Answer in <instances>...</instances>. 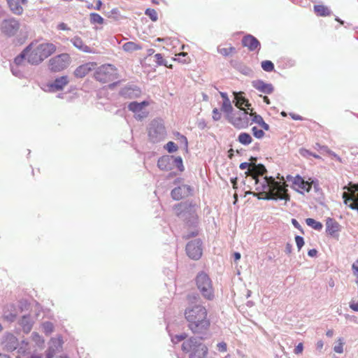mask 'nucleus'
<instances>
[{"label":"nucleus","mask_w":358,"mask_h":358,"mask_svg":"<svg viewBox=\"0 0 358 358\" xmlns=\"http://www.w3.org/2000/svg\"><path fill=\"white\" fill-rule=\"evenodd\" d=\"M204 339L203 335L192 336L184 341L182 345V350L189 353V358H206L208 354V348L201 341Z\"/></svg>","instance_id":"7ed1b4c3"},{"label":"nucleus","mask_w":358,"mask_h":358,"mask_svg":"<svg viewBox=\"0 0 358 358\" xmlns=\"http://www.w3.org/2000/svg\"><path fill=\"white\" fill-rule=\"evenodd\" d=\"M69 55L66 53L58 55L49 60V69L51 71L59 72L66 69L69 63Z\"/></svg>","instance_id":"1a4fd4ad"},{"label":"nucleus","mask_w":358,"mask_h":358,"mask_svg":"<svg viewBox=\"0 0 358 358\" xmlns=\"http://www.w3.org/2000/svg\"><path fill=\"white\" fill-rule=\"evenodd\" d=\"M23 69L24 68H21L13 63L10 64V71L13 75L16 77L22 78L24 76L22 71Z\"/></svg>","instance_id":"4c0bfd02"},{"label":"nucleus","mask_w":358,"mask_h":358,"mask_svg":"<svg viewBox=\"0 0 358 358\" xmlns=\"http://www.w3.org/2000/svg\"><path fill=\"white\" fill-rule=\"evenodd\" d=\"M217 348L218 351H220L221 352H224L227 350V345L225 342H223V341L218 343L217 345Z\"/></svg>","instance_id":"052dcab7"},{"label":"nucleus","mask_w":358,"mask_h":358,"mask_svg":"<svg viewBox=\"0 0 358 358\" xmlns=\"http://www.w3.org/2000/svg\"><path fill=\"white\" fill-rule=\"evenodd\" d=\"M90 22L92 24H101L103 22V18L98 13H92L90 14Z\"/></svg>","instance_id":"ea45409f"},{"label":"nucleus","mask_w":358,"mask_h":358,"mask_svg":"<svg viewBox=\"0 0 358 358\" xmlns=\"http://www.w3.org/2000/svg\"><path fill=\"white\" fill-rule=\"evenodd\" d=\"M196 284L202 296L207 300L214 298V289L212 280L204 272H200L196 277Z\"/></svg>","instance_id":"39448f33"},{"label":"nucleus","mask_w":358,"mask_h":358,"mask_svg":"<svg viewBox=\"0 0 358 358\" xmlns=\"http://www.w3.org/2000/svg\"><path fill=\"white\" fill-rule=\"evenodd\" d=\"M148 105V102L146 101H143L142 102H137V101H132L129 103L128 105V109L133 113H138L141 112V110L143 109L145 106H147Z\"/></svg>","instance_id":"c85d7f7f"},{"label":"nucleus","mask_w":358,"mask_h":358,"mask_svg":"<svg viewBox=\"0 0 358 358\" xmlns=\"http://www.w3.org/2000/svg\"><path fill=\"white\" fill-rule=\"evenodd\" d=\"M139 92L140 90L137 87L129 85L123 87L120 90V94L124 98L132 99Z\"/></svg>","instance_id":"a878e982"},{"label":"nucleus","mask_w":358,"mask_h":358,"mask_svg":"<svg viewBox=\"0 0 358 358\" xmlns=\"http://www.w3.org/2000/svg\"><path fill=\"white\" fill-rule=\"evenodd\" d=\"M252 86L259 92L270 94L273 90V86L271 83H266L262 80H255L252 82Z\"/></svg>","instance_id":"f3484780"},{"label":"nucleus","mask_w":358,"mask_h":358,"mask_svg":"<svg viewBox=\"0 0 358 358\" xmlns=\"http://www.w3.org/2000/svg\"><path fill=\"white\" fill-rule=\"evenodd\" d=\"M178 139L180 141V142L183 144L184 147L185 148H187L188 146V141L187 138L184 136L180 134V133H177Z\"/></svg>","instance_id":"4d7b16f0"},{"label":"nucleus","mask_w":358,"mask_h":358,"mask_svg":"<svg viewBox=\"0 0 358 358\" xmlns=\"http://www.w3.org/2000/svg\"><path fill=\"white\" fill-rule=\"evenodd\" d=\"M171 157L169 155H165L159 157L157 161V166L162 171H170L172 169L171 163Z\"/></svg>","instance_id":"bb28decb"},{"label":"nucleus","mask_w":358,"mask_h":358,"mask_svg":"<svg viewBox=\"0 0 358 358\" xmlns=\"http://www.w3.org/2000/svg\"><path fill=\"white\" fill-rule=\"evenodd\" d=\"M43 331L45 334H50L54 329V325L51 322H45L42 324Z\"/></svg>","instance_id":"37998d69"},{"label":"nucleus","mask_w":358,"mask_h":358,"mask_svg":"<svg viewBox=\"0 0 358 358\" xmlns=\"http://www.w3.org/2000/svg\"><path fill=\"white\" fill-rule=\"evenodd\" d=\"M94 78L102 83L113 81L118 78L117 69L112 64L102 65L96 70Z\"/></svg>","instance_id":"423d86ee"},{"label":"nucleus","mask_w":358,"mask_h":358,"mask_svg":"<svg viewBox=\"0 0 358 358\" xmlns=\"http://www.w3.org/2000/svg\"><path fill=\"white\" fill-rule=\"evenodd\" d=\"M315 148L320 149L324 152H328L329 155L334 156L337 160H341V158L334 152L329 150L328 147L326 145H320L319 143L315 144Z\"/></svg>","instance_id":"c03bdc74"},{"label":"nucleus","mask_w":358,"mask_h":358,"mask_svg":"<svg viewBox=\"0 0 358 358\" xmlns=\"http://www.w3.org/2000/svg\"><path fill=\"white\" fill-rule=\"evenodd\" d=\"M249 113L248 111L244 110L240 114V117L243 120V124H238L241 127H248L250 123V117H249Z\"/></svg>","instance_id":"49530a36"},{"label":"nucleus","mask_w":358,"mask_h":358,"mask_svg":"<svg viewBox=\"0 0 358 358\" xmlns=\"http://www.w3.org/2000/svg\"><path fill=\"white\" fill-rule=\"evenodd\" d=\"M292 185L294 188L300 194H303L304 192H309L312 189V184L305 181L299 175L294 178Z\"/></svg>","instance_id":"9b49d317"},{"label":"nucleus","mask_w":358,"mask_h":358,"mask_svg":"<svg viewBox=\"0 0 358 358\" xmlns=\"http://www.w3.org/2000/svg\"><path fill=\"white\" fill-rule=\"evenodd\" d=\"M17 350V353L20 354L18 356H24L27 354L30 353V349L29 347V343L22 341L20 346H17V348L16 349Z\"/></svg>","instance_id":"f704fd0d"},{"label":"nucleus","mask_w":358,"mask_h":358,"mask_svg":"<svg viewBox=\"0 0 358 358\" xmlns=\"http://www.w3.org/2000/svg\"><path fill=\"white\" fill-rule=\"evenodd\" d=\"M171 166H172V168L173 166H176L178 168V169L180 171H182L184 170V166H183V164H182V159L181 158V157H174V156H171Z\"/></svg>","instance_id":"c9c22d12"},{"label":"nucleus","mask_w":358,"mask_h":358,"mask_svg":"<svg viewBox=\"0 0 358 358\" xmlns=\"http://www.w3.org/2000/svg\"><path fill=\"white\" fill-rule=\"evenodd\" d=\"M3 317L8 322H13L16 318V315L14 313H6V312L3 314Z\"/></svg>","instance_id":"0e129e2a"},{"label":"nucleus","mask_w":358,"mask_h":358,"mask_svg":"<svg viewBox=\"0 0 358 358\" xmlns=\"http://www.w3.org/2000/svg\"><path fill=\"white\" fill-rule=\"evenodd\" d=\"M235 51V48L234 47H230L229 48H221L218 50V52L222 55L223 56H228L231 52Z\"/></svg>","instance_id":"864d4df0"},{"label":"nucleus","mask_w":358,"mask_h":358,"mask_svg":"<svg viewBox=\"0 0 358 358\" xmlns=\"http://www.w3.org/2000/svg\"><path fill=\"white\" fill-rule=\"evenodd\" d=\"M238 70L241 73L246 76L250 75L252 72V70L249 67L244 65H241Z\"/></svg>","instance_id":"13d9d810"},{"label":"nucleus","mask_w":358,"mask_h":358,"mask_svg":"<svg viewBox=\"0 0 358 358\" xmlns=\"http://www.w3.org/2000/svg\"><path fill=\"white\" fill-rule=\"evenodd\" d=\"M166 132L162 122L158 120H153L148 127V136L152 143H158L166 136Z\"/></svg>","instance_id":"0eeeda50"},{"label":"nucleus","mask_w":358,"mask_h":358,"mask_svg":"<svg viewBox=\"0 0 358 358\" xmlns=\"http://www.w3.org/2000/svg\"><path fill=\"white\" fill-rule=\"evenodd\" d=\"M252 131L254 136L258 139L262 138L265 134L263 130L258 129L257 127H253Z\"/></svg>","instance_id":"09e8293b"},{"label":"nucleus","mask_w":358,"mask_h":358,"mask_svg":"<svg viewBox=\"0 0 358 358\" xmlns=\"http://www.w3.org/2000/svg\"><path fill=\"white\" fill-rule=\"evenodd\" d=\"M20 28V23L15 17H8L1 21L0 30L7 37H13L17 34Z\"/></svg>","instance_id":"6e6552de"},{"label":"nucleus","mask_w":358,"mask_h":358,"mask_svg":"<svg viewBox=\"0 0 358 358\" xmlns=\"http://www.w3.org/2000/svg\"><path fill=\"white\" fill-rule=\"evenodd\" d=\"M220 118H221V113H220V110L217 108H215L213 110V120L218 121V120H220Z\"/></svg>","instance_id":"e2e57ef3"},{"label":"nucleus","mask_w":358,"mask_h":358,"mask_svg":"<svg viewBox=\"0 0 358 358\" xmlns=\"http://www.w3.org/2000/svg\"><path fill=\"white\" fill-rule=\"evenodd\" d=\"M303 350V345L302 343H299L294 348V352L296 355L301 354Z\"/></svg>","instance_id":"69168bd1"},{"label":"nucleus","mask_w":358,"mask_h":358,"mask_svg":"<svg viewBox=\"0 0 358 358\" xmlns=\"http://www.w3.org/2000/svg\"><path fill=\"white\" fill-rule=\"evenodd\" d=\"M338 342V343L334 347V351L336 353L341 354L343 352V339L339 338Z\"/></svg>","instance_id":"de8ad7c7"},{"label":"nucleus","mask_w":358,"mask_h":358,"mask_svg":"<svg viewBox=\"0 0 358 358\" xmlns=\"http://www.w3.org/2000/svg\"><path fill=\"white\" fill-rule=\"evenodd\" d=\"M165 148L169 153H173L178 150V146L173 141H169L166 143Z\"/></svg>","instance_id":"3c124183"},{"label":"nucleus","mask_w":358,"mask_h":358,"mask_svg":"<svg viewBox=\"0 0 358 358\" xmlns=\"http://www.w3.org/2000/svg\"><path fill=\"white\" fill-rule=\"evenodd\" d=\"M155 62L157 66H168L167 62L163 58V56L160 53H157L155 55Z\"/></svg>","instance_id":"a18cd8bd"},{"label":"nucleus","mask_w":358,"mask_h":358,"mask_svg":"<svg viewBox=\"0 0 358 358\" xmlns=\"http://www.w3.org/2000/svg\"><path fill=\"white\" fill-rule=\"evenodd\" d=\"M187 54L185 52H181L180 54L176 55V57L174 59L176 61H178L180 63H187Z\"/></svg>","instance_id":"603ef678"},{"label":"nucleus","mask_w":358,"mask_h":358,"mask_svg":"<svg viewBox=\"0 0 358 358\" xmlns=\"http://www.w3.org/2000/svg\"><path fill=\"white\" fill-rule=\"evenodd\" d=\"M232 124L233 125L236 127V128H238V129H242V128H246L247 127H241L239 126L238 124H243V120L241 119V117L239 116L238 117H236L232 121Z\"/></svg>","instance_id":"6e6d98bb"},{"label":"nucleus","mask_w":358,"mask_h":358,"mask_svg":"<svg viewBox=\"0 0 358 358\" xmlns=\"http://www.w3.org/2000/svg\"><path fill=\"white\" fill-rule=\"evenodd\" d=\"M19 324L21 326L23 331L26 334H28L32 328L33 322L29 315H24L19 321Z\"/></svg>","instance_id":"cd10ccee"},{"label":"nucleus","mask_w":358,"mask_h":358,"mask_svg":"<svg viewBox=\"0 0 358 358\" xmlns=\"http://www.w3.org/2000/svg\"><path fill=\"white\" fill-rule=\"evenodd\" d=\"M185 317L189 329L194 334L206 335L208 332L210 322L208 318L206 308L200 303H190L186 308Z\"/></svg>","instance_id":"f257e3e1"},{"label":"nucleus","mask_w":358,"mask_h":358,"mask_svg":"<svg viewBox=\"0 0 358 358\" xmlns=\"http://www.w3.org/2000/svg\"><path fill=\"white\" fill-rule=\"evenodd\" d=\"M256 190L264 192V196L262 199L264 200H289L286 187L272 176L264 177L260 184L257 186Z\"/></svg>","instance_id":"f03ea898"},{"label":"nucleus","mask_w":358,"mask_h":358,"mask_svg":"<svg viewBox=\"0 0 358 358\" xmlns=\"http://www.w3.org/2000/svg\"><path fill=\"white\" fill-rule=\"evenodd\" d=\"M69 82V80L67 76L57 78L52 83L48 85L49 90L51 92L62 90Z\"/></svg>","instance_id":"aec40b11"},{"label":"nucleus","mask_w":358,"mask_h":358,"mask_svg":"<svg viewBox=\"0 0 358 358\" xmlns=\"http://www.w3.org/2000/svg\"><path fill=\"white\" fill-rule=\"evenodd\" d=\"M222 110L227 114L231 113L233 111V107L230 100H225L222 103Z\"/></svg>","instance_id":"79ce46f5"},{"label":"nucleus","mask_w":358,"mask_h":358,"mask_svg":"<svg viewBox=\"0 0 358 358\" xmlns=\"http://www.w3.org/2000/svg\"><path fill=\"white\" fill-rule=\"evenodd\" d=\"M314 11L318 16L325 17L331 14V10L324 5H315Z\"/></svg>","instance_id":"7c9ffc66"},{"label":"nucleus","mask_w":358,"mask_h":358,"mask_svg":"<svg viewBox=\"0 0 358 358\" xmlns=\"http://www.w3.org/2000/svg\"><path fill=\"white\" fill-rule=\"evenodd\" d=\"M37 47L44 60L56 51V46L52 43H41Z\"/></svg>","instance_id":"412c9836"},{"label":"nucleus","mask_w":358,"mask_h":358,"mask_svg":"<svg viewBox=\"0 0 358 358\" xmlns=\"http://www.w3.org/2000/svg\"><path fill=\"white\" fill-rule=\"evenodd\" d=\"M261 66L262 69L266 72H271L274 70V64L270 60H264L262 62Z\"/></svg>","instance_id":"58836bf2"},{"label":"nucleus","mask_w":358,"mask_h":358,"mask_svg":"<svg viewBox=\"0 0 358 358\" xmlns=\"http://www.w3.org/2000/svg\"><path fill=\"white\" fill-rule=\"evenodd\" d=\"M95 65L94 63L89 62L78 66L74 71L75 77L77 78H84L94 69Z\"/></svg>","instance_id":"a211bd4d"},{"label":"nucleus","mask_w":358,"mask_h":358,"mask_svg":"<svg viewBox=\"0 0 358 358\" xmlns=\"http://www.w3.org/2000/svg\"><path fill=\"white\" fill-rule=\"evenodd\" d=\"M176 215L186 221L189 226L195 227L198 224L196 206L192 202L180 203L175 206Z\"/></svg>","instance_id":"20e7f679"},{"label":"nucleus","mask_w":358,"mask_h":358,"mask_svg":"<svg viewBox=\"0 0 358 358\" xmlns=\"http://www.w3.org/2000/svg\"><path fill=\"white\" fill-rule=\"evenodd\" d=\"M3 344L4 348L8 351L15 350L19 345L17 338L10 333H7L4 335Z\"/></svg>","instance_id":"dca6fc26"},{"label":"nucleus","mask_w":358,"mask_h":358,"mask_svg":"<svg viewBox=\"0 0 358 358\" xmlns=\"http://www.w3.org/2000/svg\"><path fill=\"white\" fill-rule=\"evenodd\" d=\"M266 171V167L263 164H259L248 169L245 172V174L250 176L252 179L255 180L257 186H258L262 182L258 177L264 176Z\"/></svg>","instance_id":"f8f14e48"},{"label":"nucleus","mask_w":358,"mask_h":358,"mask_svg":"<svg viewBox=\"0 0 358 358\" xmlns=\"http://www.w3.org/2000/svg\"><path fill=\"white\" fill-rule=\"evenodd\" d=\"M192 191V189L189 185H182L172 189L171 195L174 200L178 201L191 194Z\"/></svg>","instance_id":"ddd939ff"},{"label":"nucleus","mask_w":358,"mask_h":358,"mask_svg":"<svg viewBox=\"0 0 358 358\" xmlns=\"http://www.w3.org/2000/svg\"><path fill=\"white\" fill-rule=\"evenodd\" d=\"M145 14L148 16L150 20L153 22H156L158 20V15L156 10L153 8H147L145 10Z\"/></svg>","instance_id":"a19ab883"},{"label":"nucleus","mask_w":358,"mask_h":358,"mask_svg":"<svg viewBox=\"0 0 358 358\" xmlns=\"http://www.w3.org/2000/svg\"><path fill=\"white\" fill-rule=\"evenodd\" d=\"M142 47L141 45L136 43L133 41H129L123 44L122 49L125 52H134L141 50Z\"/></svg>","instance_id":"473e14b6"},{"label":"nucleus","mask_w":358,"mask_h":358,"mask_svg":"<svg viewBox=\"0 0 358 358\" xmlns=\"http://www.w3.org/2000/svg\"><path fill=\"white\" fill-rule=\"evenodd\" d=\"M306 223L308 226L317 231L321 230L323 227V225L320 222H318L313 218H307L306 220Z\"/></svg>","instance_id":"e433bc0d"},{"label":"nucleus","mask_w":358,"mask_h":358,"mask_svg":"<svg viewBox=\"0 0 358 358\" xmlns=\"http://www.w3.org/2000/svg\"><path fill=\"white\" fill-rule=\"evenodd\" d=\"M71 43L73 45L75 48H76L80 51H82L83 52L86 53H94L95 51L93 48H91L88 45H85L82 40V38L79 36H74L73 38H71L70 40Z\"/></svg>","instance_id":"5701e85b"},{"label":"nucleus","mask_w":358,"mask_h":358,"mask_svg":"<svg viewBox=\"0 0 358 358\" xmlns=\"http://www.w3.org/2000/svg\"><path fill=\"white\" fill-rule=\"evenodd\" d=\"M43 61H44L42 57L40 51L36 46L34 48L32 47L27 52V62L31 65H38Z\"/></svg>","instance_id":"2eb2a0df"},{"label":"nucleus","mask_w":358,"mask_h":358,"mask_svg":"<svg viewBox=\"0 0 358 358\" xmlns=\"http://www.w3.org/2000/svg\"><path fill=\"white\" fill-rule=\"evenodd\" d=\"M31 337L33 338V340L37 343V344H40V343H43L44 341H43V339L41 337V336L36 333V332H33L32 334H31Z\"/></svg>","instance_id":"bf43d9fd"},{"label":"nucleus","mask_w":358,"mask_h":358,"mask_svg":"<svg viewBox=\"0 0 358 358\" xmlns=\"http://www.w3.org/2000/svg\"><path fill=\"white\" fill-rule=\"evenodd\" d=\"M295 242H296L298 250L299 251L304 245V239L301 236H295Z\"/></svg>","instance_id":"5fc2aeb1"},{"label":"nucleus","mask_w":358,"mask_h":358,"mask_svg":"<svg viewBox=\"0 0 358 358\" xmlns=\"http://www.w3.org/2000/svg\"><path fill=\"white\" fill-rule=\"evenodd\" d=\"M251 115L253 116L252 117V122L258 124L260 127H262L264 130L268 131L269 130V125L266 123L262 118V117L260 115L254 113Z\"/></svg>","instance_id":"72a5a7b5"},{"label":"nucleus","mask_w":358,"mask_h":358,"mask_svg":"<svg viewBox=\"0 0 358 358\" xmlns=\"http://www.w3.org/2000/svg\"><path fill=\"white\" fill-rule=\"evenodd\" d=\"M340 230V224L332 218H328L326 221V232L328 235L336 237Z\"/></svg>","instance_id":"b1692460"},{"label":"nucleus","mask_w":358,"mask_h":358,"mask_svg":"<svg viewBox=\"0 0 358 358\" xmlns=\"http://www.w3.org/2000/svg\"><path fill=\"white\" fill-rule=\"evenodd\" d=\"M31 48V44L28 45L18 55L13 61V64H17L21 68H24L27 62V52Z\"/></svg>","instance_id":"393cba45"},{"label":"nucleus","mask_w":358,"mask_h":358,"mask_svg":"<svg viewBox=\"0 0 358 358\" xmlns=\"http://www.w3.org/2000/svg\"><path fill=\"white\" fill-rule=\"evenodd\" d=\"M148 113L144 111L143 109L141 112L135 114V118L138 120H142L143 119L148 116Z\"/></svg>","instance_id":"680f3d73"},{"label":"nucleus","mask_w":358,"mask_h":358,"mask_svg":"<svg viewBox=\"0 0 358 358\" xmlns=\"http://www.w3.org/2000/svg\"><path fill=\"white\" fill-rule=\"evenodd\" d=\"M6 1L10 11L17 15L23 13L22 4L27 3V0H6Z\"/></svg>","instance_id":"4be33fe9"},{"label":"nucleus","mask_w":358,"mask_h":358,"mask_svg":"<svg viewBox=\"0 0 358 358\" xmlns=\"http://www.w3.org/2000/svg\"><path fill=\"white\" fill-rule=\"evenodd\" d=\"M242 45L247 47L251 51H255L260 49L261 44L258 39L251 34H247L242 38Z\"/></svg>","instance_id":"4468645a"},{"label":"nucleus","mask_w":358,"mask_h":358,"mask_svg":"<svg viewBox=\"0 0 358 358\" xmlns=\"http://www.w3.org/2000/svg\"><path fill=\"white\" fill-rule=\"evenodd\" d=\"M62 345L63 341L62 337L58 336L57 338H52L50 339L48 348L57 352L62 349Z\"/></svg>","instance_id":"c756f323"},{"label":"nucleus","mask_w":358,"mask_h":358,"mask_svg":"<svg viewBox=\"0 0 358 358\" xmlns=\"http://www.w3.org/2000/svg\"><path fill=\"white\" fill-rule=\"evenodd\" d=\"M56 352L53 350L50 349L49 348L45 351V357L46 358H53Z\"/></svg>","instance_id":"774afa93"},{"label":"nucleus","mask_w":358,"mask_h":358,"mask_svg":"<svg viewBox=\"0 0 358 358\" xmlns=\"http://www.w3.org/2000/svg\"><path fill=\"white\" fill-rule=\"evenodd\" d=\"M243 92H234V99L233 102L235 106L241 110H243V107L245 106L252 112L253 109L250 108L251 104L249 103L248 100L243 96Z\"/></svg>","instance_id":"6ab92c4d"},{"label":"nucleus","mask_w":358,"mask_h":358,"mask_svg":"<svg viewBox=\"0 0 358 358\" xmlns=\"http://www.w3.org/2000/svg\"><path fill=\"white\" fill-rule=\"evenodd\" d=\"M310 183L312 184V186L313 185V188H314V190L315 192H317V193L321 192L322 189L320 187L317 180H315V181L313 180Z\"/></svg>","instance_id":"338daca9"},{"label":"nucleus","mask_w":358,"mask_h":358,"mask_svg":"<svg viewBox=\"0 0 358 358\" xmlns=\"http://www.w3.org/2000/svg\"><path fill=\"white\" fill-rule=\"evenodd\" d=\"M187 337V334L185 333H182V334H178V335H176L173 337H172L171 341L173 343H178L179 342L185 340Z\"/></svg>","instance_id":"8fccbe9b"},{"label":"nucleus","mask_w":358,"mask_h":358,"mask_svg":"<svg viewBox=\"0 0 358 358\" xmlns=\"http://www.w3.org/2000/svg\"><path fill=\"white\" fill-rule=\"evenodd\" d=\"M202 241L199 238L189 241L186 245V252L188 257L197 260L202 255Z\"/></svg>","instance_id":"9d476101"},{"label":"nucleus","mask_w":358,"mask_h":358,"mask_svg":"<svg viewBox=\"0 0 358 358\" xmlns=\"http://www.w3.org/2000/svg\"><path fill=\"white\" fill-rule=\"evenodd\" d=\"M237 141L243 145H248L252 141L251 135L246 132H241L237 138Z\"/></svg>","instance_id":"2f4dec72"}]
</instances>
